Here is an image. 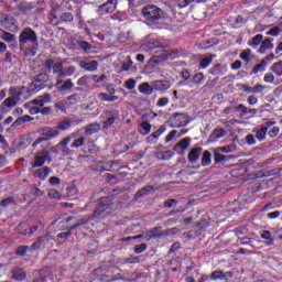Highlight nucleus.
Wrapping results in <instances>:
<instances>
[{
	"mask_svg": "<svg viewBox=\"0 0 282 282\" xmlns=\"http://www.w3.org/2000/svg\"><path fill=\"white\" fill-rule=\"evenodd\" d=\"M44 67L48 69V74H53V76H55V87H59L58 91H69L74 89V82H72V76L76 74V66L70 65L65 69V67H63V62L54 63V59L47 58L45 61ZM63 78L67 79L63 80Z\"/></svg>",
	"mask_w": 282,
	"mask_h": 282,
	"instance_id": "nucleus-1",
	"label": "nucleus"
},
{
	"mask_svg": "<svg viewBox=\"0 0 282 282\" xmlns=\"http://www.w3.org/2000/svg\"><path fill=\"white\" fill-rule=\"evenodd\" d=\"M141 14L147 23L151 28H158L164 21L166 13L155 4H145Z\"/></svg>",
	"mask_w": 282,
	"mask_h": 282,
	"instance_id": "nucleus-2",
	"label": "nucleus"
},
{
	"mask_svg": "<svg viewBox=\"0 0 282 282\" xmlns=\"http://www.w3.org/2000/svg\"><path fill=\"white\" fill-rule=\"evenodd\" d=\"M26 43H31L39 47V35L36 34V31L32 30L30 26L24 28L19 35L20 47H23Z\"/></svg>",
	"mask_w": 282,
	"mask_h": 282,
	"instance_id": "nucleus-3",
	"label": "nucleus"
},
{
	"mask_svg": "<svg viewBox=\"0 0 282 282\" xmlns=\"http://www.w3.org/2000/svg\"><path fill=\"white\" fill-rule=\"evenodd\" d=\"M74 138H76V134L74 133L65 137L55 147H53V153H61L63 158H67V155H74V151L67 147V144H69Z\"/></svg>",
	"mask_w": 282,
	"mask_h": 282,
	"instance_id": "nucleus-4",
	"label": "nucleus"
},
{
	"mask_svg": "<svg viewBox=\"0 0 282 282\" xmlns=\"http://www.w3.org/2000/svg\"><path fill=\"white\" fill-rule=\"evenodd\" d=\"M169 122L172 129H182L191 122V118L184 112H175L170 117Z\"/></svg>",
	"mask_w": 282,
	"mask_h": 282,
	"instance_id": "nucleus-5",
	"label": "nucleus"
},
{
	"mask_svg": "<svg viewBox=\"0 0 282 282\" xmlns=\"http://www.w3.org/2000/svg\"><path fill=\"white\" fill-rule=\"evenodd\" d=\"M111 206H113V198L111 196H106L101 198L93 213V217H95V219H100V217H102V214L107 213V210H109Z\"/></svg>",
	"mask_w": 282,
	"mask_h": 282,
	"instance_id": "nucleus-6",
	"label": "nucleus"
},
{
	"mask_svg": "<svg viewBox=\"0 0 282 282\" xmlns=\"http://www.w3.org/2000/svg\"><path fill=\"white\" fill-rule=\"evenodd\" d=\"M204 228H208V221H206V219L196 223L193 229L183 234V238L197 239V237H199L202 232H204Z\"/></svg>",
	"mask_w": 282,
	"mask_h": 282,
	"instance_id": "nucleus-7",
	"label": "nucleus"
},
{
	"mask_svg": "<svg viewBox=\"0 0 282 282\" xmlns=\"http://www.w3.org/2000/svg\"><path fill=\"white\" fill-rule=\"evenodd\" d=\"M118 8V0H107L104 4L99 6L97 9V14L99 17H105V14H112Z\"/></svg>",
	"mask_w": 282,
	"mask_h": 282,
	"instance_id": "nucleus-8",
	"label": "nucleus"
},
{
	"mask_svg": "<svg viewBox=\"0 0 282 282\" xmlns=\"http://www.w3.org/2000/svg\"><path fill=\"white\" fill-rule=\"evenodd\" d=\"M1 25L8 32H19V26L17 25V19L12 15L4 14L1 18Z\"/></svg>",
	"mask_w": 282,
	"mask_h": 282,
	"instance_id": "nucleus-9",
	"label": "nucleus"
},
{
	"mask_svg": "<svg viewBox=\"0 0 282 282\" xmlns=\"http://www.w3.org/2000/svg\"><path fill=\"white\" fill-rule=\"evenodd\" d=\"M45 80H47V75L46 74H39L35 78V82L32 83L29 87V90L32 94H39L41 89H45Z\"/></svg>",
	"mask_w": 282,
	"mask_h": 282,
	"instance_id": "nucleus-10",
	"label": "nucleus"
},
{
	"mask_svg": "<svg viewBox=\"0 0 282 282\" xmlns=\"http://www.w3.org/2000/svg\"><path fill=\"white\" fill-rule=\"evenodd\" d=\"M45 162H52V156H50V152L47 150H43L41 155L34 156L32 169H41V166H45Z\"/></svg>",
	"mask_w": 282,
	"mask_h": 282,
	"instance_id": "nucleus-11",
	"label": "nucleus"
},
{
	"mask_svg": "<svg viewBox=\"0 0 282 282\" xmlns=\"http://www.w3.org/2000/svg\"><path fill=\"white\" fill-rule=\"evenodd\" d=\"M204 80H206V75H204V73H196L187 83L180 82L178 85H184L185 87H194V85H197V87H199L204 84Z\"/></svg>",
	"mask_w": 282,
	"mask_h": 282,
	"instance_id": "nucleus-12",
	"label": "nucleus"
},
{
	"mask_svg": "<svg viewBox=\"0 0 282 282\" xmlns=\"http://www.w3.org/2000/svg\"><path fill=\"white\" fill-rule=\"evenodd\" d=\"M172 86L173 84L171 83V80H166V79L153 80L154 91H160V94H166V91H169V89H171Z\"/></svg>",
	"mask_w": 282,
	"mask_h": 282,
	"instance_id": "nucleus-13",
	"label": "nucleus"
},
{
	"mask_svg": "<svg viewBox=\"0 0 282 282\" xmlns=\"http://www.w3.org/2000/svg\"><path fill=\"white\" fill-rule=\"evenodd\" d=\"M270 127H274V121H267L263 127H261L259 130L256 132V138L260 142H263L265 140V135H268V129Z\"/></svg>",
	"mask_w": 282,
	"mask_h": 282,
	"instance_id": "nucleus-14",
	"label": "nucleus"
},
{
	"mask_svg": "<svg viewBox=\"0 0 282 282\" xmlns=\"http://www.w3.org/2000/svg\"><path fill=\"white\" fill-rule=\"evenodd\" d=\"M50 173H52V170L48 166H44L35 170L33 172V177H35L36 180H41L42 182H45V180L50 177Z\"/></svg>",
	"mask_w": 282,
	"mask_h": 282,
	"instance_id": "nucleus-15",
	"label": "nucleus"
},
{
	"mask_svg": "<svg viewBox=\"0 0 282 282\" xmlns=\"http://www.w3.org/2000/svg\"><path fill=\"white\" fill-rule=\"evenodd\" d=\"M199 158H202V148H193L187 155L189 164H197Z\"/></svg>",
	"mask_w": 282,
	"mask_h": 282,
	"instance_id": "nucleus-16",
	"label": "nucleus"
},
{
	"mask_svg": "<svg viewBox=\"0 0 282 282\" xmlns=\"http://www.w3.org/2000/svg\"><path fill=\"white\" fill-rule=\"evenodd\" d=\"M139 91H140V94H143V96L153 95V91H155V88L153 87V82H151V83H148V82L141 83L139 85Z\"/></svg>",
	"mask_w": 282,
	"mask_h": 282,
	"instance_id": "nucleus-17",
	"label": "nucleus"
},
{
	"mask_svg": "<svg viewBox=\"0 0 282 282\" xmlns=\"http://www.w3.org/2000/svg\"><path fill=\"white\" fill-rule=\"evenodd\" d=\"M226 135H228V131H226L224 128L214 129L209 135V140L210 142H217L218 140H221V138H226Z\"/></svg>",
	"mask_w": 282,
	"mask_h": 282,
	"instance_id": "nucleus-18",
	"label": "nucleus"
},
{
	"mask_svg": "<svg viewBox=\"0 0 282 282\" xmlns=\"http://www.w3.org/2000/svg\"><path fill=\"white\" fill-rule=\"evenodd\" d=\"M18 234L19 235H23V237H32V235H34V232H36V230H39V225H34L32 227H30L29 229H23V223H21L18 227H17Z\"/></svg>",
	"mask_w": 282,
	"mask_h": 282,
	"instance_id": "nucleus-19",
	"label": "nucleus"
},
{
	"mask_svg": "<svg viewBox=\"0 0 282 282\" xmlns=\"http://www.w3.org/2000/svg\"><path fill=\"white\" fill-rule=\"evenodd\" d=\"M28 276V273L25 272V270L18 268L11 271V279L12 281H25Z\"/></svg>",
	"mask_w": 282,
	"mask_h": 282,
	"instance_id": "nucleus-20",
	"label": "nucleus"
},
{
	"mask_svg": "<svg viewBox=\"0 0 282 282\" xmlns=\"http://www.w3.org/2000/svg\"><path fill=\"white\" fill-rule=\"evenodd\" d=\"M78 65L82 69H85L86 72H97L98 69V62L96 61H91V62L79 61Z\"/></svg>",
	"mask_w": 282,
	"mask_h": 282,
	"instance_id": "nucleus-21",
	"label": "nucleus"
},
{
	"mask_svg": "<svg viewBox=\"0 0 282 282\" xmlns=\"http://www.w3.org/2000/svg\"><path fill=\"white\" fill-rule=\"evenodd\" d=\"M232 160V155H224L217 150H214V163L215 164H226V162H230Z\"/></svg>",
	"mask_w": 282,
	"mask_h": 282,
	"instance_id": "nucleus-22",
	"label": "nucleus"
},
{
	"mask_svg": "<svg viewBox=\"0 0 282 282\" xmlns=\"http://www.w3.org/2000/svg\"><path fill=\"white\" fill-rule=\"evenodd\" d=\"M152 193H155V187L153 185H148L139 189L135 194L134 197L135 199H140V197H144L147 195H151Z\"/></svg>",
	"mask_w": 282,
	"mask_h": 282,
	"instance_id": "nucleus-23",
	"label": "nucleus"
},
{
	"mask_svg": "<svg viewBox=\"0 0 282 282\" xmlns=\"http://www.w3.org/2000/svg\"><path fill=\"white\" fill-rule=\"evenodd\" d=\"M61 132L58 131L57 128H44L42 129V135L46 138V140H52L54 138H57Z\"/></svg>",
	"mask_w": 282,
	"mask_h": 282,
	"instance_id": "nucleus-24",
	"label": "nucleus"
},
{
	"mask_svg": "<svg viewBox=\"0 0 282 282\" xmlns=\"http://www.w3.org/2000/svg\"><path fill=\"white\" fill-rule=\"evenodd\" d=\"M272 47H274V44H272V39H265L262 40L258 52L259 54H265V52H268V50H272Z\"/></svg>",
	"mask_w": 282,
	"mask_h": 282,
	"instance_id": "nucleus-25",
	"label": "nucleus"
},
{
	"mask_svg": "<svg viewBox=\"0 0 282 282\" xmlns=\"http://www.w3.org/2000/svg\"><path fill=\"white\" fill-rule=\"evenodd\" d=\"M161 47L160 42L158 40L147 41L142 44V50L145 52H153V50Z\"/></svg>",
	"mask_w": 282,
	"mask_h": 282,
	"instance_id": "nucleus-26",
	"label": "nucleus"
},
{
	"mask_svg": "<svg viewBox=\"0 0 282 282\" xmlns=\"http://www.w3.org/2000/svg\"><path fill=\"white\" fill-rule=\"evenodd\" d=\"M32 120H34V118H32L30 115H24L12 122L11 127L17 129V127H21V124H25V122H32Z\"/></svg>",
	"mask_w": 282,
	"mask_h": 282,
	"instance_id": "nucleus-27",
	"label": "nucleus"
},
{
	"mask_svg": "<svg viewBox=\"0 0 282 282\" xmlns=\"http://www.w3.org/2000/svg\"><path fill=\"white\" fill-rule=\"evenodd\" d=\"M84 131L86 135H94V133H98V131H100V123H89L85 127Z\"/></svg>",
	"mask_w": 282,
	"mask_h": 282,
	"instance_id": "nucleus-28",
	"label": "nucleus"
},
{
	"mask_svg": "<svg viewBox=\"0 0 282 282\" xmlns=\"http://www.w3.org/2000/svg\"><path fill=\"white\" fill-rule=\"evenodd\" d=\"M32 144V137L30 134H23L20 137V141L18 143L19 149H28Z\"/></svg>",
	"mask_w": 282,
	"mask_h": 282,
	"instance_id": "nucleus-29",
	"label": "nucleus"
},
{
	"mask_svg": "<svg viewBox=\"0 0 282 282\" xmlns=\"http://www.w3.org/2000/svg\"><path fill=\"white\" fill-rule=\"evenodd\" d=\"M212 162H213V154H210V151L205 150L203 152V156L200 160V166H210Z\"/></svg>",
	"mask_w": 282,
	"mask_h": 282,
	"instance_id": "nucleus-30",
	"label": "nucleus"
},
{
	"mask_svg": "<svg viewBox=\"0 0 282 282\" xmlns=\"http://www.w3.org/2000/svg\"><path fill=\"white\" fill-rule=\"evenodd\" d=\"M97 98L101 100V102H116V100H118V96H111L107 93H99Z\"/></svg>",
	"mask_w": 282,
	"mask_h": 282,
	"instance_id": "nucleus-31",
	"label": "nucleus"
},
{
	"mask_svg": "<svg viewBox=\"0 0 282 282\" xmlns=\"http://www.w3.org/2000/svg\"><path fill=\"white\" fill-rule=\"evenodd\" d=\"M270 72H272V74H275V76H278V78H281V76H282V61L280 59L279 62L273 63L270 67Z\"/></svg>",
	"mask_w": 282,
	"mask_h": 282,
	"instance_id": "nucleus-32",
	"label": "nucleus"
},
{
	"mask_svg": "<svg viewBox=\"0 0 282 282\" xmlns=\"http://www.w3.org/2000/svg\"><path fill=\"white\" fill-rule=\"evenodd\" d=\"M263 41V35L257 34L252 37L250 42H248L249 47H253V50H257L259 45H261Z\"/></svg>",
	"mask_w": 282,
	"mask_h": 282,
	"instance_id": "nucleus-33",
	"label": "nucleus"
},
{
	"mask_svg": "<svg viewBox=\"0 0 282 282\" xmlns=\"http://www.w3.org/2000/svg\"><path fill=\"white\" fill-rule=\"evenodd\" d=\"M191 147V138L186 137L182 139L175 147L174 151H177V149H182L183 151H186Z\"/></svg>",
	"mask_w": 282,
	"mask_h": 282,
	"instance_id": "nucleus-34",
	"label": "nucleus"
},
{
	"mask_svg": "<svg viewBox=\"0 0 282 282\" xmlns=\"http://www.w3.org/2000/svg\"><path fill=\"white\" fill-rule=\"evenodd\" d=\"M180 56L177 51H172L171 53H161L159 58L160 61H175Z\"/></svg>",
	"mask_w": 282,
	"mask_h": 282,
	"instance_id": "nucleus-35",
	"label": "nucleus"
},
{
	"mask_svg": "<svg viewBox=\"0 0 282 282\" xmlns=\"http://www.w3.org/2000/svg\"><path fill=\"white\" fill-rule=\"evenodd\" d=\"M267 66L268 64H265V61L261 59L260 63L254 65L251 69V76L259 74V72H265Z\"/></svg>",
	"mask_w": 282,
	"mask_h": 282,
	"instance_id": "nucleus-36",
	"label": "nucleus"
},
{
	"mask_svg": "<svg viewBox=\"0 0 282 282\" xmlns=\"http://www.w3.org/2000/svg\"><path fill=\"white\" fill-rule=\"evenodd\" d=\"M77 47H79V50H83L85 54H89L91 52V44L84 40L77 41Z\"/></svg>",
	"mask_w": 282,
	"mask_h": 282,
	"instance_id": "nucleus-37",
	"label": "nucleus"
},
{
	"mask_svg": "<svg viewBox=\"0 0 282 282\" xmlns=\"http://www.w3.org/2000/svg\"><path fill=\"white\" fill-rule=\"evenodd\" d=\"M89 221L87 219H80L77 224L70 226V227H64V230H67L69 235H72V231L76 230V228H80L83 226H87Z\"/></svg>",
	"mask_w": 282,
	"mask_h": 282,
	"instance_id": "nucleus-38",
	"label": "nucleus"
},
{
	"mask_svg": "<svg viewBox=\"0 0 282 282\" xmlns=\"http://www.w3.org/2000/svg\"><path fill=\"white\" fill-rule=\"evenodd\" d=\"M208 74L212 76H221L224 74V68H221V64L214 65L209 70Z\"/></svg>",
	"mask_w": 282,
	"mask_h": 282,
	"instance_id": "nucleus-39",
	"label": "nucleus"
},
{
	"mask_svg": "<svg viewBox=\"0 0 282 282\" xmlns=\"http://www.w3.org/2000/svg\"><path fill=\"white\" fill-rule=\"evenodd\" d=\"M252 56V50L250 48H247V50H243L241 53H240V58L241 61H243L245 63H250L251 61V57Z\"/></svg>",
	"mask_w": 282,
	"mask_h": 282,
	"instance_id": "nucleus-40",
	"label": "nucleus"
},
{
	"mask_svg": "<svg viewBox=\"0 0 282 282\" xmlns=\"http://www.w3.org/2000/svg\"><path fill=\"white\" fill-rule=\"evenodd\" d=\"M72 128V121H69L68 119H65L63 121H61L58 124H57V129L59 131H67L68 129Z\"/></svg>",
	"mask_w": 282,
	"mask_h": 282,
	"instance_id": "nucleus-41",
	"label": "nucleus"
},
{
	"mask_svg": "<svg viewBox=\"0 0 282 282\" xmlns=\"http://www.w3.org/2000/svg\"><path fill=\"white\" fill-rule=\"evenodd\" d=\"M2 41H4V43H12L14 41H17V36L8 31L3 32V35L1 36Z\"/></svg>",
	"mask_w": 282,
	"mask_h": 282,
	"instance_id": "nucleus-42",
	"label": "nucleus"
},
{
	"mask_svg": "<svg viewBox=\"0 0 282 282\" xmlns=\"http://www.w3.org/2000/svg\"><path fill=\"white\" fill-rule=\"evenodd\" d=\"M261 239H265L269 241V246H272L274 243V238H272V232L270 230H263L260 235Z\"/></svg>",
	"mask_w": 282,
	"mask_h": 282,
	"instance_id": "nucleus-43",
	"label": "nucleus"
},
{
	"mask_svg": "<svg viewBox=\"0 0 282 282\" xmlns=\"http://www.w3.org/2000/svg\"><path fill=\"white\" fill-rule=\"evenodd\" d=\"M28 250H30L29 246H19L15 250V256L25 257V254H28Z\"/></svg>",
	"mask_w": 282,
	"mask_h": 282,
	"instance_id": "nucleus-44",
	"label": "nucleus"
},
{
	"mask_svg": "<svg viewBox=\"0 0 282 282\" xmlns=\"http://www.w3.org/2000/svg\"><path fill=\"white\" fill-rule=\"evenodd\" d=\"M85 145V139L83 137H79L78 139H75L73 143L70 144V149H80V147Z\"/></svg>",
	"mask_w": 282,
	"mask_h": 282,
	"instance_id": "nucleus-45",
	"label": "nucleus"
},
{
	"mask_svg": "<svg viewBox=\"0 0 282 282\" xmlns=\"http://www.w3.org/2000/svg\"><path fill=\"white\" fill-rule=\"evenodd\" d=\"M17 106V100L14 97H8L3 102L2 107H8L9 109H12V107Z\"/></svg>",
	"mask_w": 282,
	"mask_h": 282,
	"instance_id": "nucleus-46",
	"label": "nucleus"
},
{
	"mask_svg": "<svg viewBox=\"0 0 282 282\" xmlns=\"http://www.w3.org/2000/svg\"><path fill=\"white\" fill-rule=\"evenodd\" d=\"M106 116L108 118H115V119L119 120L120 111H118V109L111 108V109L106 110Z\"/></svg>",
	"mask_w": 282,
	"mask_h": 282,
	"instance_id": "nucleus-47",
	"label": "nucleus"
},
{
	"mask_svg": "<svg viewBox=\"0 0 282 282\" xmlns=\"http://www.w3.org/2000/svg\"><path fill=\"white\" fill-rule=\"evenodd\" d=\"M140 128L144 131L141 132L142 135H149V133H151V123H149L148 121L141 122Z\"/></svg>",
	"mask_w": 282,
	"mask_h": 282,
	"instance_id": "nucleus-48",
	"label": "nucleus"
},
{
	"mask_svg": "<svg viewBox=\"0 0 282 282\" xmlns=\"http://www.w3.org/2000/svg\"><path fill=\"white\" fill-rule=\"evenodd\" d=\"M36 52H39V46L33 45L32 47H28L24 51L25 56H30L31 58L36 56Z\"/></svg>",
	"mask_w": 282,
	"mask_h": 282,
	"instance_id": "nucleus-49",
	"label": "nucleus"
},
{
	"mask_svg": "<svg viewBox=\"0 0 282 282\" xmlns=\"http://www.w3.org/2000/svg\"><path fill=\"white\" fill-rule=\"evenodd\" d=\"M212 281H224V271H214L210 274Z\"/></svg>",
	"mask_w": 282,
	"mask_h": 282,
	"instance_id": "nucleus-50",
	"label": "nucleus"
},
{
	"mask_svg": "<svg viewBox=\"0 0 282 282\" xmlns=\"http://www.w3.org/2000/svg\"><path fill=\"white\" fill-rule=\"evenodd\" d=\"M210 63H213V58L205 57V58L200 59L198 67H199V69H206V67L210 66Z\"/></svg>",
	"mask_w": 282,
	"mask_h": 282,
	"instance_id": "nucleus-51",
	"label": "nucleus"
},
{
	"mask_svg": "<svg viewBox=\"0 0 282 282\" xmlns=\"http://www.w3.org/2000/svg\"><path fill=\"white\" fill-rule=\"evenodd\" d=\"M66 102L65 101H57L54 107L56 111H62L63 113L67 112V107L65 106Z\"/></svg>",
	"mask_w": 282,
	"mask_h": 282,
	"instance_id": "nucleus-52",
	"label": "nucleus"
},
{
	"mask_svg": "<svg viewBox=\"0 0 282 282\" xmlns=\"http://www.w3.org/2000/svg\"><path fill=\"white\" fill-rule=\"evenodd\" d=\"M180 76L184 80V83H188L191 80V70H188L187 68H184L180 73Z\"/></svg>",
	"mask_w": 282,
	"mask_h": 282,
	"instance_id": "nucleus-53",
	"label": "nucleus"
},
{
	"mask_svg": "<svg viewBox=\"0 0 282 282\" xmlns=\"http://www.w3.org/2000/svg\"><path fill=\"white\" fill-rule=\"evenodd\" d=\"M66 8L67 10H69L70 12L73 10H76V8H78V0H67L66 1Z\"/></svg>",
	"mask_w": 282,
	"mask_h": 282,
	"instance_id": "nucleus-54",
	"label": "nucleus"
},
{
	"mask_svg": "<svg viewBox=\"0 0 282 282\" xmlns=\"http://www.w3.org/2000/svg\"><path fill=\"white\" fill-rule=\"evenodd\" d=\"M135 79L133 78H130V79H127L123 84V87H126V89H129V91H131V89H135Z\"/></svg>",
	"mask_w": 282,
	"mask_h": 282,
	"instance_id": "nucleus-55",
	"label": "nucleus"
},
{
	"mask_svg": "<svg viewBox=\"0 0 282 282\" xmlns=\"http://www.w3.org/2000/svg\"><path fill=\"white\" fill-rule=\"evenodd\" d=\"M90 76L84 75L80 78L77 79L78 87H87V83L89 80Z\"/></svg>",
	"mask_w": 282,
	"mask_h": 282,
	"instance_id": "nucleus-56",
	"label": "nucleus"
},
{
	"mask_svg": "<svg viewBox=\"0 0 282 282\" xmlns=\"http://www.w3.org/2000/svg\"><path fill=\"white\" fill-rule=\"evenodd\" d=\"M133 65V62L131 59H127L122 63L121 70L120 72H129L131 69V66Z\"/></svg>",
	"mask_w": 282,
	"mask_h": 282,
	"instance_id": "nucleus-57",
	"label": "nucleus"
},
{
	"mask_svg": "<svg viewBox=\"0 0 282 282\" xmlns=\"http://www.w3.org/2000/svg\"><path fill=\"white\" fill-rule=\"evenodd\" d=\"M148 246L147 243H140L134 247V253L135 254H142L147 250Z\"/></svg>",
	"mask_w": 282,
	"mask_h": 282,
	"instance_id": "nucleus-58",
	"label": "nucleus"
},
{
	"mask_svg": "<svg viewBox=\"0 0 282 282\" xmlns=\"http://www.w3.org/2000/svg\"><path fill=\"white\" fill-rule=\"evenodd\" d=\"M61 19L65 22L72 23V21H74V15L70 12H64L62 13Z\"/></svg>",
	"mask_w": 282,
	"mask_h": 282,
	"instance_id": "nucleus-59",
	"label": "nucleus"
},
{
	"mask_svg": "<svg viewBox=\"0 0 282 282\" xmlns=\"http://www.w3.org/2000/svg\"><path fill=\"white\" fill-rule=\"evenodd\" d=\"M236 111H240L241 116H248V107H246L243 104H239L236 107Z\"/></svg>",
	"mask_w": 282,
	"mask_h": 282,
	"instance_id": "nucleus-60",
	"label": "nucleus"
},
{
	"mask_svg": "<svg viewBox=\"0 0 282 282\" xmlns=\"http://www.w3.org/2000/svg\"><path fill=\"white\" fill-rule=\"evenodd\" d=\"M169 102H170L169 97H161L156 101V107H166V105H169Z\"/></svg>",
	"mask_w": 282,
	"mask_h": 282,
	"instance_id": "nucleus-61",
	"label": "nucleus"
},
{
	"mask_svg": "<svg viewBox=\"0 0 282 282\" xmlns=\"http://www.w3.org/2000/svg\"><path fill=\"white\" fill-rule=\"evenodd\" d=\"M253 94H263L265 91V86L261 84H257L256 86L252 87Z\"/></svg>",
	"mask_w": 282,
	"mask_h": 282,
	"instance_id": "nucleus-62",
	"label": "nucleus"
},
{
	"mask_svg": "<svg viewBox=\"0 0 282 282\" xmlns=\"http://www.w3.org/2000/svg\"><path fill=\"white\" fill-rule=\"evenodd\" d=\"M43 246V238H37L35 242L31 245V250H39Z\"/></svg>",
	"mask_w": 282,
	"mask_h": 282,
	"instance_id": "nucleus-63",
	"label": "nucleus"
},
{
	"mask_svg": "<svg viewBox=\"0 0 282 282\" xmlns=\"http://www.w3.org/2000/svg\"><path fill=\"white\" fill-rule=\"evenodd\" d=\"M264 83H269L272 85L274 83V74L272 73H267L263 77Z\"/></svg>",
	"mask_w": 282,
	"mask_h": 282,
	"instance_id": "nucleus-64",
	"label": "nucleus"
}]
</instances>
